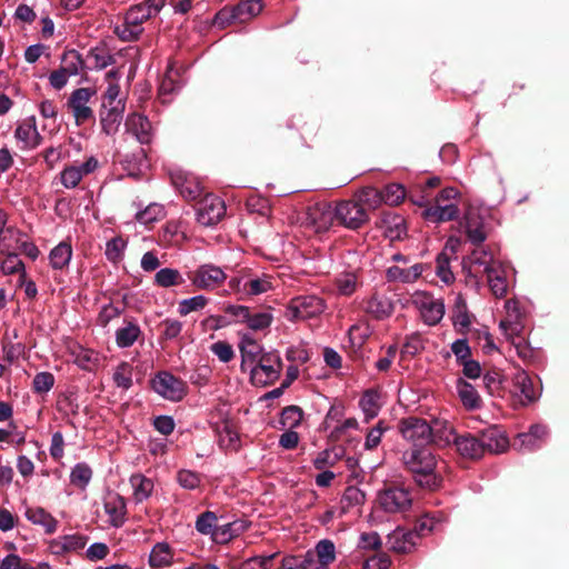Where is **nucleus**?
<instances>
[{
	"label": "nucleus",
	"mask_w": 569,
	"mask_h": 569,
	"mask_svg": "<svg viewBox=\"0 0 569 569\" xmlns=\"http://www.w3.org/2000/svg\"><path fill=\"white\" fill-rule=\"evenodd\" d=\"M230 290L240 297H254L272 291L278 286V279L271 273H257L242 270L229 279Z\"/></svg>",
	"instance_id": "obj_2"
},
{
	"label": "nucleus",
	"mask_w": 569,
	"mask_h": 569,
	"mask_svg": "<svg viewBox=\"0 0 569 569\" xmlns=\"http://www.w3.org/2000/svg\"><path fill=\"white\" fill-rule=\"evenodd\" d=\"M511 341L512 346L516 349L518 357L526 363H531L538 357V351L532 348L528 341L521 335L513 338H507Z\"/></svg>",
	"instance_id": "obj_52"
},
{
	"label": "nucleus",
	"mask_w": 569,
	"mask_h": 569,
	"mask_svg": "<svg viewBox=\"0 0 569 569\" xmlns=\"http://www.w3.org/2000/svg\"><path fill=\"white\" fill-rule=\"evenodd\" d=\"M548 430L545 426L533 425L528 432L519 433L516 437L513 447L519 451H533L546 442Z\"/></svg>",
	"instance_id": "obj_23"
},
{
	"label": "nucleus",
	"mask_w": 569,
	"mask_h": 569,
	"mask_svg": "<svg viewBox=\"0 0 569 569\" xmlns=\"http://www.w3.org/2000/svg\"><path fill=\"white\" fill-rule=\"evenodd\" d=\"M263 9L261 0H242L231 9L220 10L214 18V23L221 27L231 22H247L258 16Z\"/></svg>",
	"instance_id": "obj_11"
},
{
	"label": "nucleus",
	"mask_w": 569,
	"mask_h": 569,
	"mask_svg": "<svg viewBox=\"0 0 569 569\" xmlns=\"http://www.w3.org/2000/svg\"><path fill=\"white\" fill-rule=\"evenodd\" d=\"M92 469L86 462L74 465L70 472V482L84 490L92 479Z\"/></svg>",
	"instance_id": "obj_48"
},
{
	"label": "nucleus",
	"mask_w": 569,
	"mask_h": 569,
	"mask_svg": "<svg viewBox=\"0 0 569 569\" xmlns=\"http://www.w3.org/2000/svg\"><path fill=\"white\" fill-rule=\"evenodd\" d=\"M126 132L134 137L140 144H150L153 139V128L148 117L131 113L124 121Z\"/></svg>",
	"instance_id": "obj_21"
},
{
	"label": "nucleus",
	"mask_w": 569,
	"mask_h": 569,
	"mask_svg": "<svg viewBox=\"0 0 569 569\" xmlns=\"http://www.w3.org/2000/svg\"><path fill=\"white\" fill-rule=\"evenodd\" d=\"M326 309L325 301L318 296H299L290 300L284 317L290 321L307 320L321 315Z\"/></svg>",
	"instance_id": "obj_8"
},
{
	"label": "nucleus",
	"mask_w": 569,
	"mask_h": 569,
	"mask_svg": "<svg viewBox=\"0 0 569 569\" xmlns=\"http://www.w3.org/2000/svg\"><path fill=\"white\" fill-rule=\"evenodd\" d=\"M88 59L94 69H104L114 63V57L104 47L91 48L88 52Z\"/></svg>",
	"instance_id": "obj_54"
},
{
	"label": "nucleus",
	"mask_w": 569,
	"mask_h": 569,
	"mask_svg": "<svg viewBox=\"0 0 569 569\" xmlns=\"http://www.w3.org/2000/svg\"><path fill=\"white\" fill-rule=\"evenodd\" d=\"M486 276L492 295L496 298L506 297L509 288L506 268L500 262L491 264Z\"/></svg>",
	"instance_id": "obj_32"
},
{
	"label": "nucleus",
	"mask_w": 569,
	"mask_h": 569,
	"mask_svg": "<svg viewBox=\"0 0 569 569\" xmlns=\"http://www.w3.org/2000/svg\"><path fill=\"white\" fill-rule=\"evenodd\" d=\"M13 138L22 151H30L41 146L43 137L38 130L37 119L29 116L17 121Z\"/></svg>",
	"instance_id": "obj_14"
},
{
	"label": "nucleus",
	"mask_w": 569,
	"mask_h": 569,
	"mask_svg": "<svg viewBox=\"0 0 569 569\" xmlns=\"http://www.w3.org/2000/svg\"><path fill=\"white\" fill-rule=\"evenodd\" d=\"M382 202L398 206L406 198V190L399 183H389L381 190Z\"/></svg>",
	"instance_id": "obj_58"
},
{
	"label": "nucleus",
	"mask_w": 569,
	"mask_h": 569,
	"mask_svg": "<svg viewBox=\"0 0 569 569\" xmlns=\"http://www.w3.org/2000/svg\"><path fill=\"white\" fill-rule=\"evenodd\" d=\"M124 104L101 106L99 113L101 130L107 136H114L123 118Z\"/></svg>",
	"instance_id": "obj_29"
},
{
	"label": "nucleus",
	"mask_w": 569,
	"mask_h": 569,
	"mask_svg": "<svg viewBox=\"0 0 569 569\" xmlns=\"http://www.w3.org/2000/svg\"><path fill=\"white\" fill-rule=\"evenodd\" d=\"M450 260L451 257L446 251H441L436 259V273L446 284L455 280V274L450 269Z\"/></svg>",
	"instance_id": "obj_57"
},
{
	"label": "nucleus",
	"mask_w": 569,
	"mask_h": 569,
	"mask_svg": "<svg viewBox=\"0 0 569 569\" xmlns=\"http://www.w3.org/2000/svg\"><path fill=\"white\" fill-rule=\"evenodd\" d=\"M239 350L241 353V370L247 369L263 356L261 346L249 335H243L239 342Z\"/></svg>",
	"instance_id": "obj_36"
},
{
	"label": "nucleus",
	"mask_w": 569,
	"mask_h": 569,
	"mask_svg": "<svg viewBox=\"0 0 569 569\" xmlns=\"http://www.w3.org/2000/svg\"><path fill=\"white\" fill-rule=\"evenodd\" d=\"M188 278L194 289L211 292L222 287L228 276L221 267L209 262L198 266Z\"/></svg>",
	"instance_id": "obj_7"
},
{
	"label": "nucleus",
	"mask_w": 569,
	"mask_h": 569,
	"mask_svg": "<svg viewBox=\"0 0 569 569\" xmlns=\"http://www.w3.org/2000/svg\"><path fill=\"white\" fill-rule=\"evenodd\" d=\"M481 441L483 443V451L491 453H501L509 448V439L506 433L498 427H490L482 431Z\"/></svg>",
	"instance_id": "obj_31"
},
{
	"label": "nucleus",
	"mask_w": 569,
	"mask_h": 569,
	"mask_svg": "<svg viewBox=\"0 0 569 569\" xmlns=\"http://www.w3.org/2000/svg\"><path fill=\"white\" fill-rule=\"evenodd\" d=\"M164 216V209L161 204L151 203L146 207L143 210L139 211L136 214V219L138 222L144 226H150L153 222L162 219Z\"/></svg>",
	"instance_id": "obj_56"
},
{
	"label": "nucleus",
	"mask_w": 569,
	"mask_h": 569,
	"mask_svg": "<svg viewBox=\"0 0 569 569\" xmlns=\"http://www.w3.org/2000/svg\"><path fill=\"white\" fill-rule=\"evenodd\" d=\"M171 182L187 200L197 199L202 192V186L198 177L182 169H176L170 173Z\"/></svg>",
	"instance_id": "obj_19"
},
{
	"label": "nucleus",
	"mask_w": 569,
	"mask_h": 569,
	"mask_svg": "<svg viewBox=\"0 0 569 569\" xmlns=\"http://www.w3.org/2000/svg\"><path fill=\"white\" fill-rule=\"evenodd\" d=\"M218 445L226 452H237L240 450L241 436L237 423L232 420H223L217 426Z\"/></svg>",
	"instance_id": "obj_22"
},
{
	"label": "nucleus",
	"mask_w": 569,
	"mask_h": 569,
	"mask_svg": "<svg viewBox=\"0 0 569 569\" xmlns=\"http://www.w3.org/2000/svg\"><path fill=\"white\" fill-rule=\"evenodd\" d=\"M26 234L14 226H9L0 237V252H18L20 242Z\"/></svg>",
	"instance_id": "obj_44"
},
{
	"label": "nucleus",
	"mask_w": 569,
	"mask_h": 569,
	"mask_svg": "<svg viewBox=\"0 0 569 569\" xmlns=\"http://www.w3.org/2000/svg\"><path fill=\"white\" fill-rule=\"evenodd\" d=\"M365 310L377 320L389 318L395 310L392 299L386 293L373 292L366 301Z\"/></svg>",
	"instance_id": "obj_27"
},
{
	"label": "nucleus",
	"mask_w": 569,
	"mask_h": 569,
	"mask_svg": "<svg viewBox=\"0 0 569 569\" xmlns=\"http://www.w3.org/2000/svg\"><path fill=\"white\" fill-rule=\"evenodd\" d=\"M366 500L365 492L355 486H349L346 488L341 499V512L346 513L350 508L363 505Z\"/></svg>",
	"instance_id": "obj_49"
},
{
	"label": "nucleus",
	"mask_w": 569,
	"mask_h": 569,
	"mask_svg": "<svg viewBox=\"0 0 569 569\" xmlns=\"http://www.w3.org/2000/svg\"><path fill=\"white\" fill-rule=\"evenodd\" d=\"M6 257L0 262V268L4 274L21 273L24 271V264L19 258L18 252H4Z\"/></svg>",
	"instance_id": "obj_60"
},
{
	"label": "nucleus",
	"mask_w": 569,
	"mask_h": 569,
	"mask_svg": "<svg viewBox=\"0 0 569 569\" xmlns=\"http://www.w3.org/2000/svg\"><path fill=\"white\" fill-rule=\"evenodd\" d=\"M184 283L182 273L174 268H161L153 278V284L160 288L179 287Z\"/></svg>",
	"instance_id": "obj_43"
},
{
	"label": "nucleus",
	"mask_w": 569,
	"mask_h": 569,
	"mask_svg": "<svg viewBox=\"0 0 569 569\" xmlns=\"http://www.w3.org/2000/svg\"><path fill=\"white\" fill-rule=\"evenodd\" d=\"M224 214V201L214 194H207L197 208V221L204 227L217 224Z\"/></svg>",
	"instance_id": "obj_16"
},
{
	"label": "nucleus",
	"mask_w": 569,
	"mask_h": 569,
	"mask_svg": "<svg viewBox=\"0 0 569 569\" xmlns=\"http://www.w3.org/2000/svg\"><path fill=\"white\" fill-rule=\"evenodd\" d=\"M120 162L129 174L136 176L142 170V168L147 167V152L143 148H139L132 157L126 156L120 160Z\"/></svg>",
	"instance_id": "obj_50"
},
{
	"label": "nucleus",
	"mask_w": 569,
	"mask_h": 569,
	"mask_svg": "<svg viewBox=\"0 0 569 569\" xmlns=\"http://www.w3.org/2000/svg\"><path fill=\"white\" fill-rule=\"evenodd\" d=\"M412 303L419 310L423 322L428 326H435L443 318V301L426 291H416L412 295Z\"/></svg>",
	"instance_id": "obj_12"
},
{
	"label": "nucleus",
	"mask_w": 569,
	"mask_h": 569,
	"mask_svg": "<svg viewBox=\"0 0 569 569\" xmlns=\"http://www.w3.org/2000/svg\"><path fill=\"white\" fill-rule=\"evenodd\" d=\"M425 269L423 263H415L410 267L391 266L387 269L386 276L388 281L413 283L421 277Z\"/></svg>",
	"instance_id": "obj_30"
},
{
	"label": "nucleus",
	"mask_w": 569,
	"mask_h": 569,
	"mask_svg": "<svg viewBox=\"0 0 569 569\" xmlns=\"http://www.w3.org/2000/svg\"><path fill=\"white\" fill-rule=\"evenodd\" d=\"M96 91L91 88H78L73 90L67 101L76 124L81 126L93 119V110L89 107V101Z\"/></svg>",
	"instance_id": "obj_15"
},
{
	"label": "nucleus",
	"mask_w": 569,
	"mask_h": 569,
	"mask_svg": "<svg viewBox=\"0 0 569 569\" xmlns=\"http://www.w3.org/2000/svg\"><path fill=\"white\" fill-rule=\"evenodd\" d=\"M24 516L32 525L42 527L47 535L58 529V520L42 507H27Z\"/></svg>",
	"instance_id": "obj_35"
},
{
	"label": "nucleus",
	"mask_w": 569,
	"mask_h": 569,
	"mask_svg": "<svg viewBox=\"0 0 569 569\" xmlns=\"http://www.w3.org/2000/svg\"><path fill=\"white\" fill-rule=\"evenodd\" d=\"M315 556L320 566L325 567L336 559V547L331 540H320L315 548Z\"/></svg>",
	"instance_id": "obj_55"
},
{
	"label": "nucleus",
	"mask_w": 569,
	"mask_h": 569,
	"mask_svg": "<svg viewBox=\"0 0 569 569\" xmlns=\"http://www.w3.org/2000/svg\"><path fill=\"white\" fill-rule=\"evenodd\" d=\"M381 508L387 512H405L412 503L410 492L403 488H389L381 491L378 496Z\"/></svg>",
	"instance_id": "obj_17"
},
{
	"label": "nucleus",
	"mask_w": 569,
	"mask_h": 569,
	"mask_svg": "<svg viewBox=\"0 0 569 569\" xmlns=\"http://www.w3.org/2000/svg\"><path fill=\"white\" fill-rule=\"evenodd\" d=\"M355 199L359 201L365 208L366 211L370 209L378 208L382 202L381 190H378L373 187H366L358 191L355 196Z\"/></svg>",
	"instance_id": "obj_47"
},
{
	"label": "nucleus",
	"mask_w": 569,
	"mask_h": 569,
	"mask_svg": "<svg viewBox=\"0 0 569 569\" xmlns=\"http://www.w3.org/2000/svg\"><path fill=\"white\" fill-rule=\"evenodd\" d=\"M418 539V533L413 530L397 528L389 535L388 542L392 550L406 553L415 548Z\"/></svg>",
	"instance_id": "obj_33"
},
{
	"label": "nucleus",
	"mask_w": 569,
	"mask_h": 569,
	"mask_svg": "<svg viewBox=\"0 0 569 569\" xmlns=\"http://www.w3.org/2000/svg\"><path fill=\"white\" fill-rule=\"evenodd\" d=\"M152 389L162 398L180 401L187 395V385L180 378L168 371H161L151 380Z\"/></svg>",
	"instance_id": "obj_13"
},
{
	"label": "nucleus",
	"mask_w": 569,
	"mask_h": 569,
	"mask_svg": "<svg viewBox=\"0 0 569 569\" xmlns=\"http://www.w3.org/2000/svg\"><path fill=\"white\" fill-rule=\"evenodd\" d=\"M127 247V241L121 237L112 238L107 242L106 246V257L111 262H118L121 260L124 249Z\"/></svg>",
	"instance_id": "obj_63"
},
{
	"label": "nucleus",
	"mask_w": 569,
	"mask_h": 569,
	"mask_svg": "<svg viewBox=\"0 0 569 569\" xmlns=\"http://www.w3.org/2000/svg\"><path fill=\"white\" fill-rule=\"evenodd\" d=\"M277 553L268 556H254L242 561L239 569H271Z\"/></svg>",
	"instance_id": "obj_64"
},
{
	"label": "nucleus",
	"mask_w": 569,
	"mask_h": 569,
	"mask_svg": "<svg viewBox=\"0 0 569 569\" xmlns=\"http://www.w3.org/2000/svg\"><path fill=\"white\" fill-rule=\"evenodd\" d=\"M457 392L467 409L475 410L481 406V398L476 388L463 379L457 380Z\"/></svg>",
	"instance_id": "obj_42"
},
{
	"label": "nucleus",
	"mask_w": 569,
	"mask_h": 569,
	"mask_svg": "<svg viewBox=\"0 0 569 569\" xmlns=\"http://www.w3.org/2000/svg\"><path fill=\"white\" fill-rule=\"evenodd\" d=\"M129 483L132 488V499L136 503L148 500L154 489L153 480L140 472L131 475Z\"/></svg>",
	"instance_id": "obj_40"
},
{
	"label": "nucleus",
	"mask_w": 569,
	"mask_h": 569,
	"mask_svg": "<svg viewBox=\"0 0 569 569\" xmlns=\"http://www.w3.org/2000/svg\"><path fill=\"white\" fill-rule=\"evenodd\" d=\"M103 510L108 517L107 522L112 528H121L127 521V502L119 493H109L103 500Z\"/></svg>",
	"instance_id": "obj_20"
},
{
	"label": "nucleus",
	"mask_w": 569,
	"mask_h": 569,
	"mask_svg": "<svg viewBox=\"0 0 569 569\" xmlns=\"http://www.w3.org/2000/svg\"><path fill=\"white\" fill-rule=\"evenodd\" d=\"M123 311V306H117L114 303L104 305L98 315L97 322L101 327H107L112 320L119 318Z\"/></svg>",
	"instance_id": "obj_62"
},
{
	"label": "nucleus",
	"mask_w": 569,
	"mask_h": 569,
	"mask_svg": "<svg viewBox=\"0 0 569 569\" xmlns=\"http://www.w3.org/2000/svg\"><path fill=\"white\" fill-rule=\"evenodd\" d=\"M360 286V273L358 271L340 272L333 280L335 292L338 296L350 297Z\"/></svg>",
	"instance_id": "obj_38"
},
{
	"label": "nucleus",
	"mask_w": 569,
	"mask_h": 569,
	"mask_svg": "<svg viewBox=\"0 0 569 569\" xmlns=\"http://www.w3.org/2000/svg\"><path fill=\"white\" fill-rule=\"evenodd\" d=\"M303 418L302 410L297 406L286 407L280 416V423L283 428L293 429L300 426Z\"/></svg>",
	"instance_id": "obj_59"
},
{
	"label": "nucleus",
	"mask_w": 569,
	"mask_h": 569,
	"mask_svg": "<svg viewBox=\"0 0 569 569\" xmlns=\"http://www.w3.org/2000/svg\"><path fill=\"white\" fill-rule=\"evenodd\" d=\"M217 516L213 511H204L200 513L194 522L196 530L204 536H210L214 541L216 532L218 530Z\"/></svg>",
	"instance_id": "obj_45"
},
{
	"label": "nucleus",
	"mask_w": 569,
	"mask_h": 569,
	"mask_svg": "<svg viewBox=\"0 0 569 569\" xmlns=\"http://www.w3.org/2000/svg\"><path fill=\"white\" fill-rule=\"evenodd\" d=\"M506 317L500 321V329L506 338L518 337L525 329V312L515 299L506 301Z\"/></svg>",
	"instance_id": "obj_18"
},
{
	"label": "nucleus",
	"mask_w": 569,
	"mask_h": 569,
	"mask_svg": "<svg viewBox=\"0 0 569 569\" xmlns=\"http://www.w3.org/2000/svg\"><path fill=\"white\" fill-rule=\"evenodd\" d=\"M73 254L70 240H63L54 246L49 252V264L53 270L63 271L68 269Z\"/></svg>",
	"instance_id": "obj_34"
},
{
	"label": "nucleus",
	"mask_w": 569,
	"mask_h": 569,
	"mask_svg": "<svg viewBox=\"0 0 569 569\" xmlns=\"http://www.w3.org/2000/svg\"><path fill=\"white\" fill-rule=\"evenodd\" d=\"M68 352L72 362L82 370L93 371L99 366V353L92 349L72 342L68 346Z\"/></svg>",
	"instance_id": "obj_28"
},
{
	"label": "nucleus",
	"mask_w": 569,
	"mask_h": 569,
	"mask_svg": "<svg viewBox=\"0 0 569 569\" xmlns=\"http://www.w3.org/2000/svg\"><path fill=\"white\" fill-rule=\"evenodd\" d=\"M60 67L71 77L79 74V72L83 69V60L81 54L74 49L66 51L62 54Z\"/></svg>",
	"instance_id": "obj_53"
},
{
	"label": "nucleus",
	"mask_w": 569,
	"mask_h": 569,
	"mask_svg": "<svg viewBox=\"0 0 569 569\" xmlns=\"http://www.w3.org/2000/svg\"><path fill=\"white\" fill-rule=\"evenodd\" d=\"M333 222V207L325 202L309 206L301 220V224L311 233L326 232Z\"/></svg>",
	"instance_id": "obj_10"
},
{
	"label": "nucleus",
	"mask_w": 569,
	"mask_h": 569,
	"mask_svg": "<svg viewBox=\"0 0 569 569\" xmlns=\"http://www.w3.org/2000/svg\"><path fill=\"white\" fill-rule=\"evenodd\" d=\"M459 191L453 187L442 189L433 200L431 206L423 210L422 217L435 223L451 221L459 214V208L456 203Z\"/></svg>",
	"instance_id": "obj_4"
},
{
	"label": "nucleus",
	"mask_w": 569,
	"mask_h": 569,
	"mask_svg": "<svg viewBox=\"0 0 569 569\" xmlns=\"http://www.w3.org/2000/svg\"><path fill=\"white\" fill-rule=\"evenodd\" d=\"M441 446L455 443L457 451L465 458L479 459L485 455L481 438L472 435L456 436L451 426H443V438L438 440Z\"/></svg>",
	"instance_id": "obj_9"
},
{
	"label": "nucleus",
	"mask_w": 569,
	"mask_h": 569,
	"mask_svg": "<svg viewBox=\"0 0 569 569\" xmlns=\"http://www.w3.org/2000/svg\"><path fill=\"white\" fill-rule=\"evenodd\" d=\"M466 233L471 243L481 244L488 237L489 228L485 218L475 209L468 210L465 216Z\"/></svg>",
	"instance_id": "obj_24"
},
{
	"label": "nucleus",
	"mask_w": 569,
	"mask_h": 569,
	"mask_svg": "<svg viewBox=\"0 0 569 569\" xmlns=\"http://www.w3.org/2000/svg\"><path fill=\"white\" fill-rule=\"evenodd\" d=\"M402 462L420 487L430 490L440 487L442 481L440 461L430 449L419 447L406 450L402 453Z\"/></svg>",
	"instance_id": "obj_1"
},
{
	"label": "nucleus",
	"mask_w": 569,
	"mask_h": 569,
	"mask_svg": "<svg viewBox=\"0 0 569 569\" xmlns=\"http://www.w3.org/2000/svg\"><path fill=\"white\" fill-rule=\"evenodd\" d=\"M512 395L517 397L522 405H528L535 401L538 397L532 379L522 369H518L515 372L512 377Z\"/></svg>",
	"instance_id": "obj_25"
},
{
	"label": "nucleus",
	"mask_w": 569,
	"mask_h": 569,
	"mask_svg": "<svg viewBox=\"0 0 569 569\" xmlns=\"http://www.w3.org/2000/svg\"><path fill=\"white\" fill-rule=\"evenodd\" d=\"M141 335V329L138 322L130 318H124L123 326L116 330V343L119 348H130L136 343Z\"/></svg>",
	"instance_id": "obj_39"
},
{
	"label": "nucleus",
	"mask_w": 569,
	"mask_h": 569,
	"mask_svg": "<svg viewBox=\"0 0 569 569\" xmlns=\"http://www.w3.org/2000/svg\"><path fill=\"white\" fill-rule=\"evenodd\" d=\"M281 370L282 360L276 351L264 352L257 362L247 369L250 373V381L256 387L274 383L279 379Z\"/></svg>",
	"instance_id": "obj_5"
},
{
	"label": "nucleus",
	"mask_w": 569,
	"mask_h": 569,
	"mask_svg": "<svg viewBox=\"0 0 569 569\" xmlns=\"http://www.w3.org/2000/svg\"><path fill=\"white\" fill-rule=\"evenodd\" d=\"M133 367L127 361L120 362L113 371L112 380L118 388L129 390L133 385Z\"/></svg>",
	"instance_id": "obj_46"
},
{
	"label": "nucleus",
	"mask_w": 569,
	"mask_h": 569,
	"mask_svg": "<svg viewBox=\"0 0 569 569\" xmlns=\"http://www.w3.org/2000/svg\"><path fill=\"white\" fill-rule=\"evenodd\" d=\"M143 28L129 24L127 18L122 23L117 24L113 29L114 34L122 41H136L142 33Z\"/></svg>",
	"instance_id": "obj_61"
},
{
	"label": "nucleus",
	"mask_w": 569,
	"mask_h": 569,
	"mask_svg": "<svg viewBox=\"0 0 569 569\" xmlns=\"http://www.w3.org/2000/svg\"><path fill=\"white\" fill-rule=\"evenodd\" d=\"M87 542L88 538L83 535H64L50 540L49 549L53 555L62 556L82 550Z\"/></svg>",
	"instance_id": "obj_26"
},
{
	"label": "nucleus",
	"mask_w": 569,
	"mask_h": 569,
	"mask_svg": "<svg viewBox=\"0 0 569 569\" xmlns=\"http://www.w3.org/2000/svg\"><path fill=\"white\" fill-rule=\"evenodd\" d=\"M209 299L203 295H197L191 298L182 299L178 303V313L186 317L191 312L201 311L207 307Z\"/></svg>",
	"instance_id": "obj_51"
},
{
	"label": "nucleus",
	"mask_w": 569,
	"mask_h": 569,
	"mask_svg": "<svg viewBox=\"0 0 569 569\" xmlns=\"http://www.w3.org/2000/svg\"><path fill=\"white\" fill-rule=\"evenodd\" d=\"M148 562L154 569L170 567L174 562V550L167 542H157L150 551Z\"/></svg>",
	"instance_id": "obj_41"
},
{
	"label": "nucleus",
	"mask_w": 569,
	"mask_h": 569,
	"mask_svg": "<svg viewBox=\"0 0 569 569\" xmlns=\"http://www.w3.org/2000/svg\"><path fill=\"white\" fill-rule=\"evenodd\" d=\"M333 212L336 222L350 230L361 228L369 220L366 208L353 197L337 201L333 206Z\"/></svg>",
	"instance_id": "obj_6"
},
{
	"label": "nucleus",
	"mask_w": 569,
	"mask_h": 569,
	"mask_svg": "<svg viewBox=\"0 0 569 569\" xmlns=\"http://www.w3.org/2000/svg\"><path fill=\"white\" fill-rule=\"evenodd\" d=\"M399 431L401 436L413 445V448L423 447L430 442L438 446V441L443 438V429L439 430L431 427L427 420L418 417H407L400 420Z\"/></svg>",
	"instance_id": "obj_3"
},
{
	"label": "nucleus",
	"mask_w": 569,
	"mask_h": 569,
	"mask_svg": "<svg viewBox=\"0 0 569 569\" xmlns=\"http://www.w3.org/2000/svg\"><path fill=\"white\" fill-rule=\"evenodd\" d=\"M251 522L247 519H236L226 525L218 527L216 532L214 542L224 545L230 542L232 539L241 536L250 528Z\"/></svg>",
	"instance_id": "obj_37"
}]
</instances>
